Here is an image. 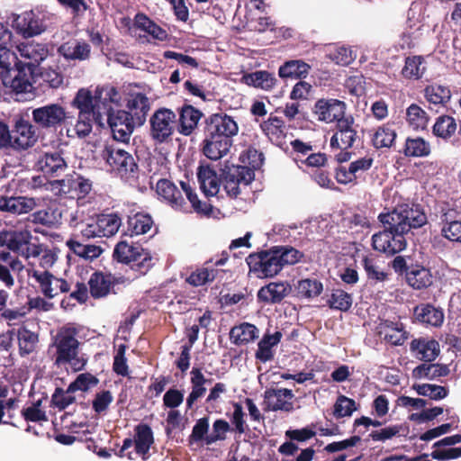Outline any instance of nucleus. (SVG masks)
<instances>
[{
  "label": "nucleus",
  "instance_id": "79ce46f5",
  "mask_svg": "<svg viewBox=\"0 0 461 461\" xmlns=\"http://www.w3.org/2000/svg\"><path fill=\"white\" fill-rule=\"evenodd\" d=\"M258 337V328L250 323L244 322L233 327L230 331V338L235 345H244L254 341Z\"/></svg>",
  "mask_w": 461,
  "mask_h": 461
},
{
  "label": "nucleus",
  "instance_id": "09e8293b",
  "mask_svg": "<svg viewBox=\"0 0 461 461\" xmlns=\"http://www.w3.org/2000/svg\"><path fill=\"white\" fill-rule=\"evenodd\" d=\"M19 353L21 356H27L32 353L38 345V334L22 327L17 330Z\"/></svg>",
  "mask_w": 461,
  "mask_h": 461
},
{
  "label": "nucleus",
  "instance_id": "603ef678",
  "mask_svg": "<svg viewBox=\"0 0 461 461\" xmlns=\"http://www.w3.org/2000/svg\"><path fill=\"white\" fill-rule=\"evenodd\" d=\"M426 71L424 59L420 56H411L405 59V65L402 69V75L409 79H420Z\"/></svg>",
  "mask_w": 461,
  "mask_h": 461
},
{
  "label": "nucleus",
  "instance_id": "69168bd1",
  "mask_svg": "<svg viewBox=\"0 0 461 461\" xmlns=\"http://www.w3.org/2000/svg\"><path fill=\"white\" fill-rule=\"evenodd\" d=\"M418 394L427 396L432 400H442L448 394V390L441 385L421 384L414 386Z\"/></svg>",
  "mask_w": 461,
  "mask_h": 461
},
{
  "label": "nucleus",
  "instance_id": "7c9ffc66",
  "mask_svg": "<svg viewBox=\"0 0 461 461\" xmlns=\"http://www.w3.org/2000/svg\"><path fill=\"white\" fill-rule=\"evenodd\" d=\"M410 349L417 358L425 362L433 361L440 352L438 342L426 338L413 339Z\"/></svg>",
  "mask_w": 461,
  "mask_h": 461
},
{
  "label": "nucleus",
  "instance_id": "e2e57ef3",
  "mask_svg": "<svg viewBox=\"0 0 461 461\" xmlns=\"http://www.w3.org/2000/svg\"><path fill=\"white\" fill-rule=\"evenodd\" d=\"M407 121L414 130L426 128L429 118L426 112L417 104H411L406 111Z\"/></svg>",
  "mask_w": 461,
  "mask_h": 461
},
{
  "label": "nucleus",
  "instance_id": "6e6552de",
  "mask_svg": "<svg viewBox=\"0 0 461 461\" xmlns=\"http://www.w3.org/2000/svg\"><path fill=\"white\" fill-rule=\"evenodd\" d=\"M354 119L348 116L345 120L339 122L336 131L330 139V147L339 149L340 151L335 155L339 163L348 162L352 158L353 152L347 149L351 148L357 138V131L353 127Z\"/></svg>",
  "mask_w": 461,
  "mask_h": 461
},
{
  "label": "nucleus",
  "instance_id": "a19ab883",
  "mask_svg": "<svg viewBox=\"0 0 461 461\" xmlns=\"http://www.w3.org/2000/svg\"><path fill=\"white\" fill-rule=\"evenodd\" d=\"M450 370L447 365L424 363L416 366L412 375L418 379L435 380L442 376H447Z\"/></svg>",
  "mask_w": 461,
  "mask_h": 461
},
{
  "label": "nucleus",
  "instance_id": "f257e3e1",
  "mask_svg": "<svg viewBox=\"0 0 461 461\" xmlns=\"http://www.w3.org/2000/svg\"><path fill=\"white\" fill-rule=\"evenodd\" d=\"M121 101V95L112 86L96 87L95 95L86 89H79L71 102V105L78 110V114L94 115L95 122L104 125V113L110 110L109 103Z\"/></svg>",
  "mask_w": 461,
  "mask_h": 461
},
{
  "label": "nucleus",
  "instance_id": "4468645a",
  "mask_svg": "<svg viewBox=\"0 0 461 461\" xmlns=\"http://www.w3.org/2000/svg\"><path fill=\"white\" fill-rule=\"evenodd\" d=\"M12 149L16 151H25L32 148L39 140V131L36 124L22 116L15 117L12 131Z\"/></svg>",
  "mask_w": 461,
  "mask_h": 461
},
{
  "label": "nucleus",
  "instance_id": "a18cd8bd",
  "mask_svg": "<svg viewBox=\"0 0 461 461\" xmlns=\"http://www.w3.org/2000/svg\"><path fill=\"white\" fill-rule=\"evenodd\" d=\"M456 131V120L448 115H441L436 119V122L432 128V133L442 139L443 140H448Z\"/></svg>",
  "mask_w": 461,
  "mask_h": 461
},
{
  "label": "nucleus",
  "instance_id": "ddd939ff",
  "mask_svg": "<svg viewBox=\"0 0 461 461\" xmlns=\"http://www.w3.org/2000/svg\"><path fill=\"white\" fill-rule=\"evenodd\" d=\"M384 230L372 237L373 248L389 256L395 255L407 246L405 233L397 231L394 226L384 225Z\"/></svg>",
  "mask_w": 461,
  "mask_h": 461
},
{
  "label": "nucleus",
  "instance_id": "052dcab7",
  "mask_svg": "<svg viewBox=\"0 0 461 461\" xmlns=\"http://www.w3.org/2000/svg\"><path fill=\"white\" fill-rule=\"evenodd\" d=\"M353 303L352 295L342 289H334L327 303L330 309L347 312Z\"/></svg>",
  "mask_w": 461,
  "mask_h": 461
},
{
  "label": "nucleus",
  "instance_id": "0eeeda50",
  "mask_svg": "<svg viewBox=\"0 0 461 461\" xmlns=\"http://www.w3.org/2000/svg\"><path fill=\"white\" fill-rule=\"evenodd\" d=\"M52 16L50 13L37 8L14 15L13 27L23 37H33L46 31Z\"/></svg>",
  "mask_w": 461,
  "mask_h": 461
},
{
  "label": "nucleus",
  "instance_id": "f03ea898",
  "mask_svg": "<svg viewBox=\"0 0 461 461\" xmlns=\"http://www.w3.org/2000/svg\"><path fill=\"white\" fill-rule=\"evenodd\" d=\"M78 332L79 328L68 324L58 331L53 342L56 348L55 363L58 366L69 365L76 372L83 370L88 361L86 354L79 352Z\"/></svg>",
  "mask_w": 461,
  "mask_h": 461
},
{
  "label": "nucleus",
  "instance_id": "473e14b6",
  "mask_svg": "<svg viewBox=\"0 0 461 461\" xmlns=\"http://www.w3.org/2000/svg\"><path fill=\"white\" fill-rule=\"evenodd\" d=\"M456 212L447 211L441 215L440 234L446 240L461 244V220L456 219Z\"/></svg>",
  "mask_w": 461,
  "mask_h": 461
},
{
  "label": "nucleus",
  "instance_id": "39448f33",
  "mask_svg": "<svg viewBox=\"0 0 461 461\" xmlns=\"http://www.w3.org/2000/svg\"><path fill=\"white\" fill-rule=\"evenodd\" d=\"M103 157L111 171L121 178L129 181L136 177L138 166L134 158L118 144L107 145L103 151Z\"/></svg>",
  "mask_w": 461,
  "mask_h": 461
},
{
  "label": "nucleus",
  "instance_id": "58836bf2",
  "mask_svg": "<svg viewBox=\"0 0 461 461\" xmlns=\"http://www.w3.org/2000/svg\"><path fill=\"white\" fill-rule=\"evenodd\" d=\"M406 281L414 289L429 287L433 282L430 271L421 266H414L406 272Z\"/></svg>",
  "mask_w": 461,
  "mask_h": 461
},
{
  "label": "nucleus",
  "instance_id": "cd10ccee",
  "mask_svg": "<svg viewBox=\"0 0 461 461\" xmlns=\"http://www.w3.org/2000/svg\"><path fill=\"white\" fill-rule=\"evenodd\" d=\"M233 143L204 131L202 142L203 154L211 160H218L225 157Z\"/></svg>",
  "mask_w": 461,
  "mask_h": 461
},
{
  "label": "nucleus",
  "instance_id": "a878e982",
  "mask_svg": "<svg viewBox=\"0 0 461 461\" xmlns=\"http://www.w3.org/2000/svg\"><path fill=\"white\" fill-rule=\"evenodd\" d=\"M41 205H43L41 209L36 210L30 215L32 222L46 227L58 225L62 213L57 203L50 199H45L44 202H41Z\"/></svg>",
  "mask_w": 461,
  "mask_h": 461
},
{
  "label": "nucleus",
  "instance_id": "4be33fe9",
  "mask_svg": "<svg viewBox=\"0 0 461 461\" xmlns=\"http://www.w3.org/2000/svg\"><path fill=\"white\" fill-rule=\"evenodd\" d=\"M294 398L293 391L286 388H268L264 393V403L272 411H293Z\"/></svg>",
  "mask_w": 461,
  "mask_h": 461
},
{
  "label": "nucleus",
  "instance_id": "13d9d810",
  "mask_svg": "<svg viewBox=\"0 0 461 461\" xmlns=\"http://www.w3.org/2000/svg\"><path fill=\"white\" fill-rule=\"evenodd\" d=\"M76 402V392L69 384L66 390L56 388L51 395V404L59 411H63Z\"/></svg>",
  "mask_w": 461,
  "mask_h": 461
},
{
  "label": "nucleus",
  "instance_id": "423d86ee",
  "mask_svg": "<svg viewBox=\"0 0 461 461\" xmlns=\"http://www.w3.org/2000/svg\"><path fill=\"white\" fill-rule=\"evenodd\" d=\"M257 157L258 160L249 162V167L234 166L229 169L225 176L224 189L230 197H236L240 194V185H249L255 177L254 169L262 165V154L257 150H249L248 158Z\"/></svg>",
  "mask_w": 461,
  "mask_h": 461
},
{
  "label": "nucleus",
  "instance_id": "393cba45",
  "mask_svg": "<svg viewBox=\"0 0 461 461\" xmlns=\"http://www.w3.org/2000/svg\"><path fill=\"white\" fill-rule=\"evenodd\" d=\"M35 167L44 175L58 176L65 172L68 167L60 151L45 152L39 156Z\"/></svg>",
  "mask_w": 461,
  "mask_h": 461
},
{
  "label": "nucleus",
  "instance_id": "a211bd4d",
  "mask_svg": "<svg viewBox=\"0 0 461 461\" xmlns=\"http://www.w3.org/2000/svg\"><path fill=\"white\" fill-rule=\"evenodd\" d=\"M205 132L233 143V137L239 132L237 122L225 113H215L207 120Z\"/></svg>",
  "mask_w": 461,
  "mask_h": 461
},
{
  "label": "nucleus",
  "instance_id": "4d7b16f0",
  "mask_svg": "<svg viewBox=\"0 0 461 461\" xmlns=\"http://www.w3.org/2000/svg\"><path fill=\"white\" fill-rule=\"evenodd\" d=\"M102 237L115 235L122 226V219L117 213H103L97 216Z\"/></svg>",
  "mask_w": 461,
  "mask_h": 461
},
{
  "label": "nucleus",
  "instance_id": "72a5a7b5",
  "mask_svg": "<svg viewBox=\"0 0 461 461\" xmlns=\"http://www.w3.org/2000/svg\"><path fill=\"white\" fill-rule=\"evenodd\" d=\"M94 115L78 114L77 122L72 123L71 121L67 120L61 132L65 131L68 138H85L90 134L93 128Z\"/></svg>",
  "mask_w": 461,
  "mask_h": 461
},
{
  "label": "nucleus",
  "instance_id": "2eb2a0df",
  "mask_svg": "<svg viewBox=\"0 0 461 461\" xmlns=\"http://www.w3.org/2000/svg\"><path fill=\"white\" fill-rule=\"evenodd\" d=\"M247 263L249 271L259 278L272 277L283 268L274 248L270 251L249 255Z\"/></svg>",
  "mask_w": 461,
  "mask_h": 461
},
{
  "label": "nucleus",
  "instance_id": "c03bdc74",
  "mask_svg": "<svg viewBox=\"0 0 461 461\" xmlns=\"http://www.w3.org/2000/svg\"><path fill=\"white\" fill-rule=\"evenodd\" d=\"M153 432L151 428L147 424H139L135 429V449L136 452L143 456V459H146L145 456L150 446L153 444Z\"/></svg>",
  "mask_w": 461,
  "mask_h": 461
},
{
  "label": "nucleus",
  "instance_id": "7ed1b4c3",
  "mask_svg": "<svg viewBox=\"0 0 461 461\" xmlns=\"http://www.w3.org/2000/svg\"><path fill=\"white\" fill-rule=\"evenodd\" d=\"M180 185L181 189L167 179H160L157 183V194L173 209L181 212H188L187 203L183 196V193H185L187 200L196 212L206 216L211 215L212 206L205 202H201L197 194L194 193L189 183L181 181Z\"/></svg>",
  "mask_w": 461,
  "mask_h": 461
},
{
  "label": "nucleus",
  "instance_id": "6e6d98bb",
  "mask_svg": "<svg viewBox=\"0 0 461 461\" xmlns=\"http://www.w3.org/2000/svg\"><path fill=\"white\" fill-rule=\"evenodd\" d=\"M67 245L76 255L87 260L97 258L103 252L100 246L94 244H82L73 240H68Z\"/></svg>",
  "mask_w": 461,
  "mask_h": 461
},
{
  "label": "nucleus",
  "instance_id": "1a4fd4ad",
  "mask_svg": "<svg viewBox=\"0 0 461 461\" xmlns=\"http://www.w3.org/2000/svg\"><path fill=\"white\" fill-rule=\"evenodd\" d=\"M113 257L124 264H132L131 268L145 274L152 266L149 252L139 246H133L126 241H120L114 248Z\"/></svg>",
  "mask_w": 461,
  "mask_h": 461
},
{
  "label": "nucleus",
  "instance_id": "c756f323",
  "mask_svg": "<svg viewBox=\"0 0 461 461\" xmlns=\"http://www.w3.org/2000/svg\"><path fill=\"white\" fill-rule=\"evenodd\" d=\"M57 253L43 244L33 243L31 248H28L27 258L29 263L33 266L38 264L41 267L45 269L50 268L57 261Z\"/></svg>",
  "mask_w": 461,
  "mask_h": 461
},
{
  "label": "nucleus",
  "instance_id": "5fc2aeb1",
  "mask_svg": "<svg viewBox=\"0 0 461 461\" xmlns=\"http://www.w3.org/2000/svg\"><path fill=\"white\" fill-rule=\"evenodd\" d=\"M430 149L429 142L420 137L406 139L404 154L407 157H427L430 154Z\"/></svg>",
  "mask_w": 461,
  "mask_h": 461
},
{
  "label": "nucleus",
  "instance_id": "c85d7f7f",
  "mask_svg": "<svg viewBox=\"0 0 461 461\" xmlns=\"http://www.w3.org/2000/svg\"><path fill=\"white\" fill-rule=\"evenodd\" d=\"M58 52L68 61H85L90 58L91 47L86 41L72 40L61 44Z\"/></svg>",
  "mask_w": 461,
  "mask_h": 461
},
{
  "label": "nucleus",
  "instance_id": "de8ad7c7",
  "mask_svg": "<svg viewBox=\"0 0 461 461\" xmlns=\"http://www.w3.org/2000/svg\"><path fill=\"white\" fill-rule=\"evenodd\" d=\"M218 274V270L212 267V261H208L203 267L197 268L187 278L186 282L193 286L203 285L212 282Z\"/></svg>",
  "mask_w": 461,
  "mask_h": 461
},
{
  "label": "nucleus",
  "instance_id": "f8f14e48",
  "mask_svg": "<svg viewBox=\"0 0 461 461\" xmlns=\"http://www.w3.org/2000/svg\"><path fill=\"white\" fill-rule=\"evenodd\" d=\"M32 119L38 128L51 130L59 126L63 128L67 120H71L72 116L59 104H49L32 109Z\"/></svg>",
  "mask_w": 461,
  "mask_h": 461
},
{
  "label": "nucleus",
  "instance_id": "b1692460",
  "mask_svg": "<svg viewBox=\"0 0 461 461\" xmlns=\"http://www.w3.org/2000/svg\"><path fill=\"white\" fill-rule=\"evenodd\" d=\"M129 279L123 276H115L112 274L102 272L94 273L89 279L91 295L95 298L106 296L117 284H124Z\"/></svg>",
  "mask_w": 461,
  "mask_h": 461
},
{
  "label": "nucleus",
  "instance_id": "0e129e2a",
  "mask_svg": "<svg viewBox=\"0 0 461 461\" xmlns=\"http://www.w3.org/2000/svg\"><path fill=\"white\" fill-rule=\"evenodd\" d=\"M425 97L430 104H442L450 99V91L439 85L429 86L425 88Z\"/></svg>",
  "mask_w": 461,
  "mask_h": 461
},
{
  "label": "nucleus",
  "instance_id": "4c0bfd02",
  "mask_svg": "<svg viewBox=\"0 0 461 461\" xmlns=\"http://www.w3.org/2000/svg\"><path fill=\"white\" fill-rule=\"evenodd\" d=\"M190 375L191 392L186 398L187 409H192L195 402L205 394L207 391L205 384L208 382L200 368L193 367Z\"/></svg>",
  "mask_w": 461,
  "mask_h": 461
},
{
  "label": "nucleus",
  "instance_id": "9d476101",
  "mask_svg": "<svg viewBox=\"0 0 461 461\" xmlns=\"http://www.w3.org/2000/svg\"><path fill=\"white\" fill-rule=\"evenodd\" d=\"M119 103H109L110 110L104 113V122L105 121L111 128L113 139L126 144L138 124L126 111L113 109V105H119Z\"/></svg>",
  "mask_w": 461,
  "mask_h": 461
},
{
  "label": "nucleus",
  "instance_id": "49530a36",
  "mask_svg": "<svg viewBox=\"0 0 461 461\" xmlns=\"http://www.w3.org/2000/svg\"><path fill=\"white\" fill-rule=\"evenodd\" d=\"M310 66L303 60H289L278 69V75L282 78L305 77L309 73Z\"/></svg>",
  "mask_w": 461,
  "mask_h": 461
},
{
  "label": "nucleus",
  "instance_id": "412c9836",
  "mask_svg": "<svg viewBox=\"0 0 461 461\" xmlns=\"http://www.w3.org/2000/svg\"><path fill=\"white\" fill-rule=\"evenodd\" d=\"M17 53H14L12 60H22L23 65L29 66L32 69L49 56V49L45 44L35 41L21 43L17 46Z\"/></svg>",
  "mask_w": 461,
  "mask_h": 461
},
{
  "label": "nucleus",
  "instance_id": "f3484780",
  "mask_svg": "<svg viewBox=\"0 0 461 461\" xmlns=\"http://www.w3.org/2000/svg\"><path fill=\"white\" fill-rule=\"evenodd\" d=\"M12 59H10V66L8 68H4L10 74V78H5V84L9 85L10 87L16 93H28L32 89V80L34 69L29 66L23 65V61L19 60L15 63V68H12Z\"/></svg>",
  "mask_w": 461,
  "mask_h": 461
},
{
  "label": "nucleus",
  "instance_id": "c9c22d12",
  "mask_svg": "<svg viewBox=\"0 0 461 461\" xmlns=\"http://www.w3.org/2000/svg\"><path fill=\"white\" fill-rule=\"evenodd\" d=\"M202 113L192 105H184L179 112L178 124L176 125L179 133L188 136L197 127L202 117Z\"/></svg>",
  "mask_w": 461,
  "mask_h": 461
},
{
  "label": "nucleus",
  "instance_id": "e433bc0d",
  "mask_svg": "<svg viewBox=\"0 0 461 461\" xmlns=\"http://www.w3.org/2000/svg\"><path fill=\"white\" fill-rule=\"evenodd\" d=\"M197 178L200 187L206 196H215L221 186V181L214 170L209 167L201 166L198 168Z\"/></svg>",
  "mask_w": 461,
  "mask_h": 461
},
{
  "label": "nucleus",
  "instance_id": "338daca9",
  "mask_svg": "<svg viewBox=\"0 0 461 461\" xmlns=\"http://www.w3.org/2000/svg\"><path fill=\"white\" fill-rule=\"evenodd\" d=\"M357 410L356 402L344 395H339L334 404L333 414L336 418L351 416Z\"/></svg>",
  "mask_w": 461,
  "mask_h": 461
},
{
  "label": "nucleus",
  "instance_id": "dca6fc26",
  "mask_svg": "<svg viewBox=\"0 0 461 461\" xmlns=\"http://www.w3.org/2000/svg\"><path fill=\"white\" fill-rule=\"evenodd\" d=\"M346 104L334 98H321L316 101L313 113L317 120L325 123H332L345 120Z\"/></svg>",
  "mask_w": 461,
  "mask_h": 461
},
{
  "label": "nucleus",
  "instance_id": "8fccbe9b",
  "mask_svg": "<svg viewBox=\"0 0 461 461\" xmlns=\"http://www.w3.org/2000/svg\"><path fill=\"white\" fill-rule=\"evenodd\" d=\"M384 339L393 346H401L408 339V333L402 322L386 321L384 330Z\"/></svg>",
  "mask_w": 461,
  "mask_h": 461
},
{
  "label": "nucleus",
  "instance_id": "bf43d9fd",
  "mask_svg": "<svg viewBox=\"0 0 461 461\" xmlns=\"http://www.w3.org/2000/svg\"><path fill=\"white\" fill-rule=\"evenodd\" d=\"M12 32L0 23V68H8L10 59L14 58V52H11L8 44L11 41Z\"/></svg>",
  "mask_w": 461,
  "mask_h": 461
},
{
  "label": "nucleus",
  "instance_id": "5701e85b",
  "mask_svg": "<svg viewBox=\"0 0 461 461\" xmlns=\"http://www.w3.org/2000/svg\"><path fill=\"white\" fill-rule=\"evenodd\" d=\"M28 230H5L0 232V248H6L26 258L28 248L33 245Z\"/></svg>",
  "mask_w": 461,
  "mask_h": 461
},
{
  "label": "nucleus",
  "instance_id": "2f4dec72",
  "mask_svg": "<svg viewBox=\"0 0 461 461\" xmlns=\"http://www.w3.org/2000/svg\"><path fill=\"white\" fill-rule=\"evenodd\" d=\"M291 292V285L286 282H272L261 287L258 292L259 301L267 303H280Z\"/></svg>",
  "mask_w": 461,
  "mask_h": 461
},
{
  "label": "nucleus",
  "instance_id": "680f3d73",
  "mask_svg": "<svg viewBox=\"0 0 461 461\" xmlns=\"http://www.w3.org/2000/svg\"><path fill=\"white\" fill-rule=\"evenodd\" d=\"M297 292L299 296L311 299L320 295L323 290L321 282L317 279H303L298 282Z\"/></svg>",
  "mask_w": 461,
  "mask_h": 461
},
{
  "label": "nucleus",
  "instance_id": "37998d69",
  "mask_svg": "<svg viewBox=\"0 0 461 461\" xmlns=\"http://www.w3.org/2000/svg\"><path fill=\"white\" fill-rule=\"evenodd\" d=\"M242 80L248 86L267 91L272 89L276 84V78L274 74L266 70L246 74L243 76Z\"/></svg>",
  "mask_w": 461,
  "mask_h": 461
},
{
  "label": "nucleus",
  "instance_id": "aec40b11",
  "mask_svg": "<svg viewBox=\"0 0 461 461\" xmlns=\"http://www.w3.org/2000/svg\"><path fill=\"white\" fill-rule=\"evenodd\" d=\"M50 185V190L56 194H68L71 197L77 196L79 198L91 190L89 180L78 175L68 176L63 179L54 180Z\"/></svg>",
  "mask_w": 461,
  "mask_h": 461
},
{
  "label": "nucleus",
  "instance_id": "864d4df0",
  "mask_svg": "<svg viewBox=\"0 0 461 461\" xmlns=\"http://www.w3.org/2000/svg\"><path fill=\"white\" fill-rule=\"evenodd\" d=\"M396 132L393 123L384 124L375 131L373 136V144L376 149L390 148L394 142Z\"/></svg>",
  "mask_w": 461,
  "mask_h": 461
},
{
  "label": "nucleus",
  "instance_id": "3c124183",
  "mask_svg": "<svg viewBox=\"0 0 461 461\" xmlns=\"http://www.w3.org/2000/svg\"><path fill=\"white\" fill-rule=\"evenodd\" d=\"M151 217L144 213H136L128 217V230L131 236H137L147 233L152 227Z\"/></svg>",
  "mask_w": 461,
  "mask_h": 461
},
{
  "label": "nucleus",
  "instance_id": "f704fd0d",
  "mask_svg": "<svg viewBox=\"0 0 461 461\" xmlns=\"http://www.w3.org/2000/svg\"><path fill=\"white\" fill-rule=\"evenodd\" d=\"M416 320L423 324L439 327L444 321V312L429 303H422L414 308Z\"/></svg>",
  "mask_w": 461,
  "mask_h": 461
},
{
  "label": "nucleus",
  "instance_id": "6ab92c4d",
  "mask_svg": "<svg viewBox=\"0 0 461 461\" xmlns=\"http://www.w3.org/2000/svg\"><path fill=\"white\" fill-rule=\"evenodd\" d=\"M30 276L37 282L41 294L49 299L70 290L66 280L54 276L49 271L32 270Z\"/></svg>",
  "mask_w": 461,
  "mask_h": 461
},
{
  "label": "nucleus",
  "instance_id": "ea45409f",
  "mask_svg": "<svg viewBox=\"0 0 461 461\" xmlns=\"http://www.w3.org/2000/svg\"><path fill=\"white\" fill-rule=\"evenodd\" d=\"M281 339L280 331H276L274 334L266 333L258 344L256 358L263 363L271 360L274 357L273 348L280 342Z\"/></svg>",
  "mask_w": 461,
  "mask_h": 461
},
{
  "label": "nucleus",
  "instance_id": "774afa93",
  "mask_svg": "<svg viewBox=\"0 0 461 461\" xmlns=\"http://www.w3.org/2000/svg\"><path fill=\"white\" fill-rule=\"evenodd\" d=\"M274 249L282 267L285 265H294L299 262L303 256L301 251L292 247H275Z\"/></svg>",
  "mask_w": 461,
  "mask_h": 461
},
{
  "label": "nucleus",
  "instance_id": "9b49d317",
  "mask_svg": "<svg viewBox=\"0 0 461 461\" xmlns=\"http://www.w3.org/2000/svg\"><path fill=\"white\" fill-rule=\"evenodd\" d=\"M177 125L176 114L168 108H158L149 118V136L156 143L167 141Z\"/></svg>",
  "mask_w": 461,
  "mask_h": 461
},
{
  "label": "nucleus",
  "instance_id": "bb28decb",
  "mask_svg": "<svg viewBox=\"0 0 461 461\" xmlns=\"http://www.w3.org/2000/svg\"><path fill=\"white\" fill-rule=\"evenodd\" d=\"M126 113L135 121L138 126H142L150 110V102L142 93H131L127 99Z\"/></svg>",
  "mask_w": 461,
  "mask_h": 461
},
{
  "label": "nucleus",
  "instance_id": "20e7f679",
  "mask_svg": "<svg viewBox=\"0 0 461 461\" xmlns=\"http://www.w3.org/2000/svg\"><path fill=\"white\" fill-rule=\"evenodd\" d=\"M383 225L394 226L400 232L408 234L412 229H419L428 222L427 214L420 204H399L392 211L378 216Z\"/></svg>",
  "mask_w": 461,
  "mask_h": 461
}]
</instances>
